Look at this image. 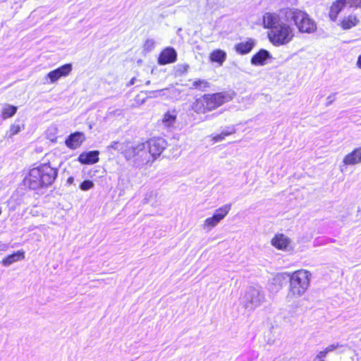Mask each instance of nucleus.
<instances>
[{
  "label": "nucleus",
  "mask_w": 361,
  "mask_h": 361,
  "mask_svg": "<svg viewBox=\"0 0 361 361\" xmlns=\"http://www.w3.org/2000/svg\"><path fill=\"white\" fill-rule=\"evenodd\" d=\"M284 22L293 23L301 33H312L317 30L315 22L305 12L295 8H284L279 13L267 12L263 16L264 28L271 30Z\"/></svg>",
  "instance_id": "f257e3e1"
},
{
  "label": "nucleus",
  "mask_w": 361,
  "mask_h": 361,
  "mask_svg": "<svg viewBox=\"0 0 361 361\" xmlns=\"http://www.w3.org/2000/svg\"><path fill=\"white\" fill-rule=\"evenodd\" d=\"M219 222L220 221H217V219H214V216H212V217L206 219L204 226V228H208L210 230L215 227Z\"/></svg>",
  "instance_id": "cd10ccee"
},
{
  "label": "nucleus",
  "mask_w": 361,
  "mask_h": 361,
  "mask_svg": "<svg viewBox=\"0 0 361 361\" xmlns=\"http://www.w3.org/2000/svg\"><path fill=\"white\" fill-rule=\"evenodd\" d=\"M290 23L284 22L270 31L268 35L269 41L273 45L279 47L290 42L294 36V28Z\"/></svg>",
  "instance_id": "39448f33"
},
{
  "label": "nucleus",
  "mask_w": 361,
  "mask_h": 361,
  "mask_svg": "<svg viewBox=\"0 0 361 361\" xmlns=\"http://www.w3.org/2000/svg\"><path fill=\"white\" fill-rule=\"evenodd\" d=\"M264 300V293L261 287L250 286L240 298V304L248 311H253L260 306Z\"/></svg>",
  "instance_id": "423d86ee"
},
{
  "label": "nucleus",
  "mask_w": 361,
  "mask_h": 361,
  "mask_svg": "<svg viewBox=\"0 0 361 361\" xmlns=\"http://www.w3.org/2000/svg\"><path fill=\"white\" fill-rule=\"evenodd\" d=\"M333 241H334V240H333V239H329L328 240V242H333Z\"/></svg>",
  "instance_id": "09e8293b"
},
{
  "label": "nucleus",
  "mask_w": 361,
  "mask_h": 361,
  "mask_svg": "<svg viewBox=\"0 0 361 361\" xmlns=\"http://www.w3.org/2000/svg\"><path fill=\"white\" fill-rule=\"evenodd\" d=\"M360 22V20L354 15H349L345 17L341 22V26L343 30H349L356 26Z\"/></svg>",
  "instance_id": "6ab92c4d"
},
{
  "label": "nucleus",
  "mask_w": 361,
  "mask_h": 361,
  "mask_svg": "<svg viewBox=\"0 0 361 361\" xmlns=\"http://www.w3.org/2000/svg\"><path fill=\"white\" fill-rule=\"evenodd\" d=\"M357 65L359 68H361V55L359 56V57H358V59L357 61Z\"/></svg>",
  "instance_id": "37998d69"
},
{
  "label": "nucleus",
  "mask_w": 361,
  "mask_h": 361,
  "mask_svg": "<svg viewBox=\"0 0 361 361\" xmlns=\"http://www.w3.org/2000/svg\"><path fill=\"white\" fill-rule=\"evenodd\" d=\"M176 120V115L173 113H171L170 111H167L164 114L161 122L166 127H171L173 125Z\"/></svg>",
  "instance_id": "393cba45"
},
{
  "label": "nucleus",
  "mask_w": 361,
  "mask_h": 361,
  "mask_svg": "<svg viewBox=\"0 0 361 361\" xmlns=\"http://www.w3.org/2000/svg\"><path fill=\"white\" fill-rule=\"evenodd\" d=\"M94 183L90 180H85L80 184V189L83 191L89 190L94 187Z\"/></svg>",
  "instance_id": "c756f323"
},
{
  "label": "nucleus",
  "mask_w": 361,
  "mask_h": 361,
  "mask_svg": "<svg viewBox=\"0 0 361 361\" xmlns=\"http://www.w3.org/2000/svg\"><path fill=\"white\" fill-rule=\"evenodd\" d=\"M337 94V92H334L329 95L326 98V106H330L336 99V95Z\"/></svg>",
  "instance_id": "72a5a7b5"
},
{
  "label": "nucleus",
  "mask_w": 361,
  "mask_h": 361,
  "mask_svg": "<svg viewBox=\"0 0 361 361\" xmlns=\"http://www.w3.org/2000/svg\"><path fill=\"white\" fill-rule=\"evenodd\" d=\"M161 90L149 91V92H147V94H148V97H157V94Z\"/></svg>",
  "instance_id": "ea45409f"
},
{
  "label": "nucleus",
  "mask_w": 361,
  "mask_h": 361,
  "mask_svg": "<svg viewBox=\"0 0 361 361\" xmlns=\"http://www.w3.org/2000/svg\"><path fill=\"white\" fill-rule=\"evenodd\" d=\"M144 143L145 149L150 154V159L153 158V159L159 157L167 146L166 141L162 137H154Z\"/></svg>",
  "instance_id": "6e6552de"
},
{
  "label": "nucleus",
  "mask_w": 361,
  "mask_h": 361,
  "mask_svg": "<svg viewBox=\"0 0 361 361\" xmlns=\"http://www.w3.org/2000/svg\"><path fill=\"white\" fill-rule=\"evenodd\" d=\"M127 143H121L119 142L114 141L111 144L108 146V149H114L119 151L122 154H123V149L126 147Z\"/></svg>",
  "instance_id": "a878e982"
},
{
  "label": "nucleus",
  "mask_w": 361,
  "mask_h": 361,
  "mask_svg": "<svg viewBox=\"0 0 361 361\" xmlns=\"http://www.w3.org/2000/svg\"><path fill=\"white\" fill-rule=\"evenodd\" d=\"M226 59V53L221 49L213 51L210 54V60L222 65Z\"/></svg>",
  "instance_id": "aec40b11"
},
{
  "label": "nucleus",
  "mask_w": 361,
  "mask_h": 361,
  "mask_svg": "<svg viewBox=\"0 0 361 361\" xmlns=\"http://www.w3.org/2000/svg\"><path fill=\"white\" fill-rule=\"evenodd\" d=\"M25 258V252L23 250H18L11 255H8L2 260V264L5 267H8L13 263L23 259Z\"/></svg>",
  "instance_id": "a211bd4d"
},
{
  "label": "nucleus",
  "mask_w": 361,
  "mask_h": 361,
  "mask_svg": "<svg viewBox=\"0 0 361 361\" xmlns=\"http://www.w3.org/2000/svg\"><path fill=\"white\" fill-rule=\"evenodd\" d=\"M341 346H342V345H340L338 343H334V344H331V345L327 346L325 349L326 350L328 353H329L331 352L334 351L336 349H337L338 348H339Z\"/></svg>",
  "instance_id": "f704fd0d"
},
{
  "label": "nucleus",
  "mask_w": 361,
  "mask_h": 361,
  "mask_svg": "<svg viewBox=\"0 0 361 361\" xmlns=\"http://www.w3.org/2000/svg\"><path fill=\"white\" fill-rule=\"evenodd\" d=\"M231 209V204H225L223 207L216 209L212 216H214V219H216L217 221H221L228 214Z\"/></svg>",
  "instance_id": "4be33fe9"
},
{
  "label": "nucleus",
  "mask_w": 361,
  "mask_h": 361,
  "mask_svg": "<svg viewBox=\"0 0 361 361\" xmlns=\"http://www.w3.org/2000/svg\"><path fill=\"white\" fill-rule=\"evenodd\" d=\"M226 136L223 135V133H221L219 134L216 135L213 137V140L215 142H221L222 141Z\"/></svg>",
  "instance_id": "c9c22d12"
},
{
  "label": "nucleus",
  "mask_w": 361,
  "mask_h": 361,
  "mask_svg": "<svg viewBox=\"0 0 361 361\" xmlns=\"http://www.w3.org/2000/svg\"><path fill=\"white\" fill-rule=\"evenodd\" d=\"M149 84H150V80L146 81V82H145L146 85H149Z\"/></svg>",
  "instance_id": "de8ad7c7"
},
{
  "label": "nucleus",
  "mask_w": 361,
  "mask_h": 361,
  "mask_svg": "<svg viewBox=\"0 0 361 361\" xmlns=\"http://www.w3.org/2000/svg\"><path fill=\"white\" fill-rule=\"evenodd\" d=\"M257 357H258V353L257 352L252 350V351L247 353L245 355H243L238 357L236 358L235 361H245V358L248 360H251Z\"/></svg>",
  "instance_id": "bb28decb"
},
{
  "label": "nucleus",
  "mask_w": 361,
  "mask_h": 361,
  "mask_svg": "<svg viewBox=\"0 0 361 361\" xmlns=\"http://www.w3.org/2000/svg\"><path fill=\"white\" fill-rule=\"evenodd\" d=\"M58 176V169L50 164H40L30 169L23 180V185L29 190H38L51 185Z\"/></svg>",
  "instance_id": "f03ea898"
},
{
  "label": "nucleus",
  "mask_w": 361,
  "mask_h": 361,
  "mask_svg": "<svg viewBox=\"0 0 361 361\" xmlns=\"http://www.w3.org/2000/svg\"><path fill=\"white\" fill-rule=\"evenodd\" d=\"M224 135L228 136L235 133V128L234 126L226 127L222 131Z\"/></svg>",
  "instance_id": "473e14b6"
},
{
  "label": "nucleus",
  "mask_w": 361,
  "mask_h": 361,
  "mask_svg": "<svg viewBox=\"0 0 361 361\" xmlns=\"http://www.w3.org/2000/svg\"><path fill=\"white\" fill-rule=\"evenodd\" d=\"M271 58L272 56L269 51L261 49L252 56L250 63L255 66H264Z\"/></svg>",
  "instance_id": "f8f14e48"
},
{
  "label": "nucleus",
  "mask_w": 361,
  "mask_h": 361,
  "mask_svg": "<svg viewBox=\"0 0 361 361\" xmlns=\"http://www.w3.org/2000/svg\"><path fill=\"white\" fill-rule=\"evenodd\" d=\"M290 244V239L283 234H277L271 240V245L279 250H286Z\"/></svg>",
  "instance_id": "dca6fc26"
},
{
  "label": "nucleus",
  "mask_w": 361,
  "mask_h": 361,
  "mask_svg": "<svg viewBox=\"0 0 361 361\" xmlns=\"http://www.w3.org/2000/svg\"><path fill=\"white\" fill-rule=\"evenodd\" d=\"M345 6H349L350 8H361V0H343Z\"/></svg>",
  "instance_id": "7c9ffc66"
},
{
  "label": "nucleus",
  "mask_w": 361,
  "mask_h": 361,
  "mask_svg": "<svg viewBox=\"0 0 361 361\" xmlns=\"http://www.w3.org/2000/svg\"><path fill=\"white\" fill-rule=\"evenodd\" d=\"M313 361H324V359H323V358L317 359V357L316 356Z\"/></svg>",
  "instance_id": "a18cd8bd"
},
{
  "label": "nucleus",
  "mask_w": 361,
  "mask_h": 361,
  "mask_svg": "<svg viewBox=\"0 0 361 361\" xmlns=\"http://www.w3.org/2000/svg\"><path fill=\"white\" fill-rule=\"evenodd\" d=\"M99 151L93 150L81 153L78 160L82 164H94L99 161Z\"/></svg>",
  "instance_id": "4468645a"
},
{
  "label": "nucleus",
  "mask_w": 361,
  "mask_h": 361,
  "mask_svg": "<svg viewBox=\"0 0 361 361\" xmlns=\"http://www.w3.org/2000/svg\"><path fill=\"white\" fill-rule=\"evenodd\" d=\"M72 71V64L66 63L51 71L47 74V78L50 80L51 83L56 82L61 77H66Z\"/></svg>",
  "instance_id": "1a4fd4ad"
},
{
  "label": "nucleus",
  "mask_w": 361,
  "mask_h": 361,
  "mask_svg": "<svg viewBox=\"0 0 361 361\" xmlns=\"http://www.w3.org/2000/svg\"><path fill=\"white\" fill-rule=\"evenodd\" d=\"M328 354V352L326 351V350L324 348V350L320 351L317 355V359L319 358H324Z\"/></svg>",
  "instance_id": "4c0bfd02"
},
{
  "label": "nucleus",
  "mask_w": 361,
  "mask_h": 361,
  "mask_svg": "<svg viewBox=\"0 0 361 361\" xmlns=\"http://www.w3.org/2000/svg\"><path fill=\"white\" fill-rule=\"evenodd\" d=\"M74 182V178L73 176H70L68 179H67V181H66V183L68 185H71L73 184Z\"/></svg>",
  "instance_id": "79ce46f5"
},
{
  "label": "nucleus",
  "mask_w": 361,
  "mask_h": 361,
  "mask_svg": "<svg viewBox=\"0 0 361 361\" xmlns=\"http://www.w3.org/2000/svg\"><path fill=\"white\" fill-rule=\"evenodd\" d=\"M312 274L304 269L298 270L293 274H278L274 279L276 283H281L283 280L288 279L289 292L288 298H298L302 296L310 286Z\"/></svg>",
  "instance_id": "7ed1b4c3"
},
{
  "label": "nucleus",
  "mask_w": 361,
  "mask_h": 361,
  "mask_svg": "<svg viewBox=\"0 0 361 361\" xmlns=\"http://www.w3.org/2000/svg\"><path fill=\"white\" fill-rule=\"evenodd\" d=\"M177 60V52L173 47H167L164 49L159 54L158 58V63L159 65H166L172 63Z\"/></svg>",
  "instance_id": "9b49d317"
},
{
  "label": "nucleus",
  "mask_w": 361,
  "mask_h": 361,
  "mask_svg": "<svg viewBox=\"0 0 361 361\" xmlns=\"http://www.w3.org/2000/svg\"><path fill=\"white\" fill-rule=\"evenodd\" d=\"M232 99V96L225 92L204 95V99L206 101V107H207V111H212L225 102L231 101Z\"/></svg>",
  "instance_id": "0eeeda50"
},
{
  "label": "nucleus",
  "mask_w": 361,
  "mask_h": 361,
  "mask_svg": "<svg viewBox=\"0 0 361 361\" xmlns=\"http://www.w3.org/2000/svg\"><path fill=\"white\" fill-rule=\"evenodd\" d=\"M317 240L318 243H322H322H326L325 240H323V239H322V240L317 239Z\"/></svg>",
  "instance_id": "49530a36"
},
{
  "label": "nucleus",
  "mask_w": 361,
  "mask_h": 361,
  "mask_svg": "<svg viewBox=\"0 0 361 361\" xmlns=\"http://www.w3.org/2000/svg\"><path fill=\"white\" fill-rule=\"evenodd\" d=\"M137 80L135 77L132 78L130 79V80L127 83L126 86L130 87V86L133 85L136 82Z\"/></svg>",
  "instance_id": "a19ab883"
},
{
  "label": "nucleus",
  "mask_w": 361,
  "mask_h": 361,
  "mask_svg": "<svg viewBox=\"0 0 361 361\" xmlns=\"http://www.w3.org/2000/svg\"><path fill=\"white\" fill-rule=\"evenodd\" d=\"M17 109L18 108L16 106L6 104L3 108L1 111V116L3 119H7L14 116L17 111Z\"/></svg>",
  "instance_id": "b1692460"
},
{
  "label": "nucleus",
  "mask_w": 361,
  "mask_h": 361,
  "mask_svg": "<svg viewBox=\"0 0 361 361\" xmlns=\"http://www.w3.org/2000/svg\"><path fill=\"white\" fill-rule=\"evenodd\" d=\"M255 45V39L252 38H247L246 41L235 44L234 49L238 54L240 55H245L249 54Z\"/></svg>",
  "instance_id": "ddd939ff"
},
{
  "label": "nucleus",
  "mask_w": 361,
  "mask_h": 361,
  "mask_svg": "<svg viewBox=\"0 0 361 361\" xmlns=\"http://www.w3.org/2000/svg\"><path fill=\"white\" fill-rule=\"evenodd\" d=\"M346 6L343 0H337L335 1L332 6L330 7L329 10V18L332 21H336L338 17V15L343 10V8Z\"/></svg>",
  "instance_id": "f3484780"
},
{
  "label": "nucleus",
  "mask_w": 361,
  "mask_h": 361,
  "mask_svg": "<svg viewBox=\"0 0 361 361\" xmlns=\"http://www.w3.org/2000/svg\"><path fill=\"white\" fill-rule=\"evenodd\" d=\"M21 130V127L18 123H14L11 126L9 131L8 132V137H11L13 135L18 134Z\"/></svg>",
  "instance_id": "c85d7f7f"
},
{
  "label": "nucleus",
  "mask_w": 361,
  "mask_h": 361,
  "mask_svg": "<svg viewBox=\"0 0 361 361\" xmlns=\"http://www.w3.org/2000/svg\"><path fill=\"white\" fill-rule=\"evenodd\" d=\"M345 165H355L361 162V147L348 154L343 161Z\"/></svg>",
  "instance_id": "2eb2a0df"
},
{
  "label": "nucleus",
  "mask_w": 361,
  "mask_h": 361,
  "mask_svg": "<svg viewBox=\"0 0 361 361\" xmlns=\"http://www.w3.org/2000/svg\"><path fill=\"white\" fill-rule=\"evenodd\" d=\"M85 139V135L82 132L76 131L71 133L66 138L65 144L69 149H75L82 144Z\"/></svg>",
  "instance_id": "9d476101"
},
{
  "label": "nucleus",
  "mask_w": 361,
  "mask_h": 361,
  "mask_svg": "<svg viewBox=\"0 0 361 361\" xmlns=\"http://www.w3.org/2000/svg\"><path fill=\"white\" fill-rule=\"evenodd\" d=\"M154 41L152 39H147L144 44V51H151L154 48Z\"/></svg>",
  "instance_id": "2f4dec72"
},
{
  "label": "nucleus",
  "mask_w": 361,
  "mask_h": 361,
  "mask_svg": "<svg viewBox=\"0 0 361 361\" xmlns=\"http://www.w3.org/2000/svg\"><path fill=\"white\" fill-rule=\"evenodd\" d=\"M188 65H182L179 66L178 71H179L180 73H183L188 71Z\"/></svg>",
  "instance_id": "58836bf2"
},
{
  "label": "nucleus",
  "mask_w": 361,
  "mask_h": 361,
  "mask_svg": "<svg viewBox=\"0 0 361 361\" xmlns=\"http://www.w3.org/2000/svg\"><path fill=\"white\" fill-rule=\"evenodd\" d=\"M209 87L210 83L206 80L197 79L192 82L190 89L205 92L208 90Z\"/></svg>",
  "instance_id": "412c9836"
},
{
  "label": "nucleus",
  "mask_w": 361,
  "mask_h": 361,
  "mask_svg": "<svg viewBox=\"0 0 361 361\" xmlns=\"http://www.w3.org/2000/svg\"><path fill=\"white\" fill-rule=\"evenodd\" d=\"M152 195H153V192H149L146 193L145 197V198H144V199H143V200H142V203H143V204H147V203H149V199L151 197H152Z\"/></svg>",
  "instance_id": "e433bc0d"
},
{
  "label": "nucleus",
  "mask_w": 361,
  "mask_h": 361,
  "mask_svg": "<svg viewBox=\"0 0 361 361\" xmlns=\"http://www.w3.org/2000/svg\"><path fill=\"white\" fill-rule=\"evenodd\" d=\"M192 107L197 114L205 113L207 111V107H206V101L204 99V96L202 98L197 99L192 104Z\"/></svg>",
  "instance_id": "5701e85b"
},
{
  "label": "nucleus",
  "mask_w": 361,
  "mask_h": 361,
  "mask_svg": "<svg viewBox=\"0 0 361 361\" xmlns=\"http://www.w3.org/2000/svg\"><path fill=\"white\" fill-rule=\"evenodd\" d=\"M145 149V143L134 145L127 142L123 155L130 165L139 168L150 161V154Z\"/></svg>",
  "instance_id": "20e7f679"
},
{
  "label": "nucleus",
  "mask_w": 361,
  "mask_h": 361,
  "mask_svg": "<svg viewBox=\"0 0 361 361\" xmlns=\"http://www.w3.org/2000/svg\"><path fill=\"white\" fill-rule=\"evenodd\" d=\"M313 361H324V359H323V358L317 359V357L316 356Z\"/></svg>",
  "instance_id": "c03bdc74"
}]
</instances>
